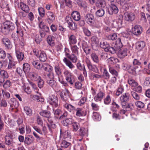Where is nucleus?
Returning a JSON list of instances; mask_svg holds the SVG:
<instances>
[{
  "label": "nucleus",
  "instance_id": "nucleus-18",
  "mask_svg": "<svg viewBox=\"0 0 150 150\" xmlns=\"http://www.w3.org/2000/svg\"><path fill=\"white\" fill-rule=\"evenodd\" d=\"M63 61L65 63L66 65L71 70L74 69L75 68V66L73 64V63L69 59L66 57H64L63 59Z\"/></svg>",
  "mask_w": 150,
  "mask_h": 150
},
{
  "label": "nucleus",
  "instance_id": "nucleus-47",
  "mask_svg": "<svg viewBox=\"0 0 150 150\" xmlns=\"http://www.w3.org/2000/svg\"><path fill=\"white\" fill-rule=\"evenodd\" d=\"M23 70L25 73L28 72L30 69V65L27 63H24L23 65Z\"/></svg>",
  "mask_w": 150,
  "mask_h": 150
},
{
  "label": "nucleus",
  "instance_id": "nucleus-56",
  "mask_svg": "<svg viewBox=\"0 0 150 150\" xmlns=\"http://www.w3.org/2000/svg\"><path fill=\"white\" fill-rule=\"evenodd\" d=\"M111 98L109 95H108L104 99V103L105 105H108L110 103Z\"/></svg>",
  "mask_w": 150,
  "mask_h": 150
},
{
  "label": "nucleus",
  "instance_id": "nucleus-55",
  "mask_svg": "<svg viewBox=\"0 0 150 150\" xmlns=\"http://www.w3.org/2000/svg\"><path fill=\"white\" fill-rule=\"evenodd\" d=\"M124 90L123 86L122 85H120L116 93V95L118 96L122 93Z\"/></svg>",
  "mask_w": 150,
  "mask_h": 150
},
{
  "label": "nucleus",
  "instance_id": "nucleus-41",
  "mask_svg": "<svg viewBox=\"0 0 150 150\" xmlns=\"http://www.w3.org/2000/svg\"><path fill=\"white\" fill-rule=\"evenodd\" d=\"M79 133L80 135L83 136L87 134L88 129L83 127H81L79 129Z\"/></svg>",
  "mask_w": 150,
  "mask_h": 150
},
{
  "label": "nucleus",
  "instance_id": "nucleus-17",
  "mask_svg": "<svg viewBox=\"0 0 150 150\" xmlns=\"http://www.w3.org/2000/svg\"><path fill=\"white\" fill-rule=\"evenodd\" d=\"M146 42L144 41H139L136 43V48L139 51L142 50L145 46Z\"/></svg>",
  "mask_w": 150,
  "mask_h": 150
},
{
  "label": "nucleus",
  "instance_id": "nucleus-9",
  "mask_svg": "<svg viewBox=\"0 0 150 150\" xmlns=\"http://www.w3.org/2000/svg\"><path fill=\"white\" fill-rule=\"evenodd\" d=\"M86 62L89 70L95 72L98 71V69L96 67L95 65L93 64L89 59H87L86 60Z\"/></svg>",
  "mask_w": 150,
  "mask_h": 150
},
{
  "label": "nucleus",
  "instance_id": "nucleus-44",
  "mask_svg": "<svg viewBox=\"0 0 150 150\" xmlns=\"http://www.w3.org/2000/svg\"><path fill=\"white\" fill-rule=\"evenodd\" d=\"M30 76L32 79L34 81H37L41 78L37 73L34 72L30 73Z\"/></svg>",
  "mask_w": 150,
  "mask_h": 150
},
{
  "label": "nucleus",
  "instance_id": "nucleus-6",
  "mask_svg": "<svg viewBox=\"0 0 150 150\" xmlns=\"http://www.w3.org/2000/svg\"><path fill=\"white\" fill-rule=\"evenodd\" d=\"M13 137L12 132L10 131H8L6 132V134L5 136V140L6 144L11 146L13 142Z\"/></svg>",
  "mask_w": 150,
  "mask_h": 150
},
{
  "label": "nucleus",
  "instance_id": "nucleus-19",
  "mask_svg": "<svg viewBox=\"0 0 150 150\" xmlns=\"http://www.w3.org/2000/svg\"><path fill=\"white\" fill-rule=\"evenodd\" d=\"M75 110L76 112V115L77 117H81L86 115V112L83 108H78L75 109Z\"/></svg>",
  "mask_w": 150,
  "mask_h": 150
},
{
  "label": "nucleus",
  "instance_id": "nucleus-27",
  "mask_svg": "<svg viewBox=\"0 0 150 150\" xmlns=\"http://www.w3.org/2000/svg\"><path fill=\"white\" fill-rule=\"evenodd\" d=\"M69 92L68 89H66V92L64 93H61L60 94L61 99L64 101L67 100L69 98Z\"/></svg>",
  "mask_w": 150,
  "mask_h": 150
},
{
  "label": "nucleus",
  "instance_id": "nucleus-21",
  "mask_svg": "<svg viewBox=\"0 0 150 150\" xmlns=\"http://www.w3.org/2000/svg\"><path fill=\"white\" fill-rule=\"evenodd\" d=\"M128 0H116L117 2L122 6V8L125 10L128 9L129 7L127 4Z\"/></svg>",
  "mask_w": 150,
  "mask_h": 150
},
{
  "label": "nucleus",
  "instance_id": "nucleus-49",
  "mask_svg": "<svg viewBox=\"0 0 150 150\" xmlns=\"http://www.w3.org/2000/svg\"><path fill=\"white\" fill-rule=\"evenodd\" d=\"M8 69H15L16 68V62L13 60L9 61L8 66Z\"/></svg>",
  "mask_w": 150,
  "mask_h": 150
},
{
  "label": "nucleus",
  "instance_id": "nucleus-37",
  "mask_svg": "<svg viewBox=\"0 0 150 150\" xmlns=\"http://www.w3.org/2000/svg\"><path fill=\"white\" fill-rule=\"evenodd\" d=\"M64 107L70 112H71L75 110V107L70 104L66 103L64 105Z\"/></svg>",
  "mask_w": 150,
  "mask_h": 150
},
{
  "label": "nucleus",
  "instance_id": "nucleus-59",
  "mask_svg": "<svg viewBox=\"0 0 150 150\" xmlns=\"http://www.w3.org/2000/svg\"><path fill=\"white\" fill-rule=\"evenodd\" d=\"M30 84L32 88H33L34 90L35 91V92L36 93L39 94V95H41V94L38 92L39 89L37 87L36 85L32 82H30Z\"/></svg>",
  "mask_w": 150,
  "mask_h": 150
},
{
  "label": "nucleus",
  "instance_id": "nucleus-22",
  "mask_svg": "<svg viewBox=\"0 0 150 150\" xmlns=\"http://www.w3.org/2000/svg\"><path fill=\"white\" fill-rule=\"evenodd\" d=\"M118 11V9L116 6L113 4H111L110 9L108 12L110 14H112L113 13L116 14Z\"/></svg>",
  "mask_w": 150,
  "mask_h": 150
},
{
  "label": "nucleus",
  "instance_id": "nucleus-58",
  "mask_svg": "<svg viewBox=\"0 0 150 150\" xmlns=\"http://www.w3.org/2000/svg\"><path fill=\"white\" fill-rule=\"evenodd\" d=\"M6 56V53L5 51L0 48V59H4Z\"/></svg>",
  "mask_w": 150,
  "mask_h": 150
},
{
  "label": "nucleus",
  "instance_id": "nucleus-10",
  "mask_svg": "<svg viewBox=\"0 0 150 150\" xmlns=\"http://www.w3.org/2000/svg\"><path fill=\"white\" fill-rule=\"evenodd\" d=\"M85 19L86 22L89 24L92 25L94 22V17L93 15L91 13H88L86 15Z\"/></svg>",
  "mask_w": 150,
  "mask_h": 150
},
{
  "label": "nucleus",
  "instance_id": "nucleus-40",
  "mask_svg": "<svg viewBox=\"0 0 150 150\" xmlns=\"http://www.w3.org/2000/svg\"><path fill=\"white\" fill-rule=\"evenodd\" d=\"M91 57L93 61L96 63H99V60L97 55L94 53H92L91 55Z\"/></svg>",
  "mask_w": 150,
  "mask_h": 150
},
{
  "label": "nucleus",
  "instance_id": "nucleus-53",
  "mask_svg": "<svg viewBox=\"0 0 150 150\" xmlns=\"http://www.w3.org/2000/svg\"><path fill=\"white\" fill-rule=\"evenodd\" d=\"M100 47L105 49V48L109 46V44L107 42L104 40L101 41L100 44Z\"/></svg>",
  "mask_w": 150,
  "mask_h": 150
},
{
  "label": "nucleus",
  "instance_id": "nucleus-13",
  "mask_svg": "<svg viewBox=\"0 0 150 150\" xmlns=\"http://www.w3.org/2000/svg\"><path fill=\"white\" fill-rule=\"evenodd\" d=\"M133 34L136 35H138L142 33V27L139 25H136L132 28Z\"/></svg>",
  "mask_w": 150,
  "mask_h": 150
},
{
  "label": "nucleus",
  "instance_id": "nucleus-30",
  "mask_svg": "<svg viewBox=\"0 0 150 150\" xmlns=\"http://www.w3.org/2000/svg\"><path fill=\"white\" fill-rule=\"evenodd\" d=\"M32 64L33 66L37 69H41L42 67L43 68L44 65L45 66V65L47 64H44L43 65L39 63L37 61H34L32 62Z\"/></svg>",
  "mask_w": 150,
  "mask_h": 150
},
{
  "label": "nucleus",
  "instance_id": "nucleus-4",
  "mask_svg": "<svg viewBox=\"0 0 150 150\" xmlns=\"http://www.w3.org/2000/svg\"><path fill=\"white\" fill-rule=\"evenodd\" d=\"M123 68L124 69L127 70L128 72L133 75H135L137 74L136 69L138 67L134 66V65H126L124 64Z\"/></svg>",
  "mask_w": 150,
  "mask_h": 150
},
{
  "label": "nucleus",
  "instance_id": "nucleus-52",
  "mask_svg": "<svg viewBox=\"0 0 150 150\" xmlns=\"http://www.w3.org/2000/svg\"><path fill=\"white\" fill-rule=\"evenodd\" d=\"M38 10L40 16L42 18L44 17L45 14L44 8L42 7H40L38 8Z\"/></svg>",
  "mask_w": 150,
  "mask_h": 150
},
{
  "label": "nucleus",
  "instance_id": "nucleus-25",
  "mask_svg": "<svg viewBox=\"0 0 150 150\" xmlns=\"http://www.w3.org/2000/svg\"><path fill=\"white\" fill-rule=\"evenodd\" d=\"M55 38L52 35H49L48 36L47 41L48 45L51 46H53L55 45Z\"/></svg>",
  "mask_w": 150,
  "mask_h": 150
},
{
  "label": "nucleus",
  "instance_id": "nucleus-62",
  "mask_svg": "<svg viewBox=\"0 0 150 150\" xmlns=\"http://www.w3.org/2000/svg\"><path fill=\"white\" fill-rule=\"evenodd\" d=\"M135 104L137 107L139 108H143L144 106V104L141 101H137Z\"/></svg>",
  "mask_w": 150,
  "mask_h": 150
},
{
  "label": "nucleus",
  "instance_id": "nucleus-34",
  "mask_svg": "<svg viewBox=\"0 0 150 150\" xmlns=\"http://www.w3.org/2000/svg\"><path fill=\"white\" fill-rule=\"evenodd\" d=\"M47 83L50 86L52 87L53 89L55 88L57 86V83L54 79L47 80Z\"/></svg>",
  "mask_w": 150,
  "mask_h": 150
},
{
  "label": "nucleus",
  "instance_id": "nucleus-31",
  "mask_svg": "<svg viewBox=\"0 0 150 150\" xmlns=\"http://www.w3.org/2000/svg\"><path fill=\"white\" fill-rule=\"evenodd\" d=\"M71 127L72 131L74 132H76L80 127L79 124L76 121L73 122L71 125Z\"/></svg>",
  "mask_w": 150,
  "mask_h": 150
},
{
  "label": "nucleus",
  "instance_id": "nucleus-39",
  "mask_svg": "<svg viewBox=\"0 0 150 150\" xmlns=\"http://www.w3.org/2000/svg\"><path fill=\"white\" fill-rule=\"evenodd\" d=\"M122 46L123 45L121 42V39L118 38L115 42V47L117 50L122 47Z\"/></svg>",
  "mask_w": 150,
  "mask_h": 150
},
{
  "label": "nucleus",
  "instance_id": "nucleus-32",
  "mask_svg": "<svg viewBox=\"0 0 150 150\" xmlns=\"http://www.w3.org/2000/svg\"><path fill=\"white\" fill-rule=\"evenodd\" d=\"M71 16L76 21H79L80 18V15L77 11L73 12L72 13Z\"/></svg>",
  "mask_w": 150,
  "mask_h": 150
},
{
  "label": "nucleus",
  "instance_id": "nucleus-14",
  "mask_svg": "<svg viewBox=\"0 0 150 150\" xmlns=\"http://www.w3.org/2000/svg\"><path fill=\"white\" fill-rule=\"evenodd\" d=\"M1 41L4 45L5 47L8 49H11L12 47V45L10 40L6 38H3Z\"/></svg>",
  "mask_w": 150,
  "mask_h": 150
},
{
  "label": "nucleus",
  "instance_id": "nucleus-24",
  "mask_svg": "<svg viewBox=\"0 0 150 150\" xmlns=\"http://www.w3.org/2000/svg\"><path fill=\"white\" fill-rule=\"evenodd\" d=\"M8 103L10 105V106L13 109L16 108L18 106V103L17 101L14 98H11L8 101Z\"/></svg>",
  "mask_w": 150,
  "mask_h": 150
},
{
  "label": "nucleus",
  "instance_id": "nucleus-1",
  "mask_svg": "<svg viewBox=\"0 0 150 150\" xmlns=\"http://www.w3.org/2000/svg\"><path fill=\"white\" fill-rule=\"evenodd\" d=\"M15 28L14 24L9 21H7L4 22L2 26L1 32L4 35L9 33Z\"/></svg>",
  "mask_w": 150,
  "mask_h": 150
},
{
  "label": "nucleus",
  "instance_id": "nucleus-57",
  "mask_svg": "<svg viewBox=\"0 0 150 150\" xmlns=\"http://www.w3.org/2000/svg\"><path fill=\"white\" fill-rule=\"evenodd\" d=\"M91 106L92 110H94L97 111L99 109V107L98 105L97 104L94 102L91 103Z\"/></svg>",
  "mask_w": 150,
  "mask_h": 150
},
{
  "label": "nucleus",
  "instance_id": "nucleus-64",
  "mask_svg": "<svg viewBox=\"0 0 150 150\" xmlns=\"http://www.w3.org/2000/svg\"><path fill=\"white\" fill-rule=\"evenodd\" d=\"M83 32L88 37L91 36V32L87 28H83Z\"/></svg>",
  "mask_w": 150,
  "mask_h": 150
},
{
  "label": "nucleus",
  "instance_id": "nucleus-8",
  "mask_svg": "<svg viewBox=\"0 0 150 150\" xmlns=\"http://www.w3.org/2000/svg\"><path fill=\"white\" fill-rule=\"evenodd\" d=\"M125 20L129 22H132L135 19V14L131 12H126L124 14Z\"/></svg>",
  "mask_w": 150,
  "mask_h": 150
},
{
  "label": "nucleus",
  "instance_id": "nucleus-33",
  "mask_svg": "<svg viewBox=\"0 0 150 150\" xmlns=\"http://www.w3.org/2000/svg\"><path fill=\"white\" fill-rule=\"evenodd\" d=\"M16 53L17 57L19 61H21L23 59L24 54L22 52L18 50H16Z\"/></svg>",
  "mask_w": 150,
  "mask_h": 150
},
{
  "label": "nucleus",
  "instance_id": "nucleus-26",
  "mask_svg": "<svg viewBox=\"0 0 150 150\" xmlns=\"http://www.w3.org/2000/svg\"><path fill=\"white\" fill-rule=\"evenodd\" d=\"M130 95L128 93H126L122 95L120 97V101L128 102L129 100Z\"/></svg>",
  "mask_w": 150,
  "mask_h": 150
},
{
  "label": "nucleus",
  "instance_id": "nucleus-15",
  "mask_svg": "<svg viewBox=\"0 0 150 150\" xmlns=\"http://www.w3.org/2000/svg\"><path fill=\"white\" fill-rule=\"evenodd\" d=\"M105 93L102 91H100L94 97V100L96 102H101L104 96H105Z\"/></svg>",
  "mask_w": 150,
  "mask_h": 150
},
{
  "label": "nucleus",
  "instance_id": "nucleus-50",
  "mask_svg": "<svg viewBox=\"0 0 150 150\" xmlns=\"http://www.w3.org/2000/svg\"><path fill=\"white\" fill-rule=\"evenodd\" d=\"M105 14V11L103 9H101L98 10L96 13V16L97 17L103 16Z\"/></svg>",
  "mask_w": 150,
  "mask_h": 150
},
{
  "label": "nucleus",
  "instance_id": "nucleus-61",
  "mask_svg": "<svg viewBox=\"0 0 150 150\" xmlns=\"http://www.w3.org/2000/svg\"><path fill=\"white\" fill-rule=\"evenodd\" d=\"M38 86L40 88H42L44 85V82L42 79L40 78L38 81Z\"/></svg>",
  "mask_w": 150,
  "mask_h": 150
},
{
  "label": "nucleus",
  "instance_id": "nucleus-12",
  "mask_svg": "<svg viewBox=\"0 0 150 150\" xmlns=\"http://www.w3.org/2000/svg\"><path fill=\"white\" fill-rule=\"evenodd\" d=\"M69 43L70 46L76 44L77 42L76 36L74 34L69 35H68Z\"/></svg>",
  "mask_w": 150,
  "mask_h": 150
},
{
  "label": "nucleus",
  "instance_id": "nucleus-29",
  "mask_svg": "<svg viewBox=\"0 0 150 150\" xmlns=\"http://www.w3.org/2000/svg\"><path fill=\"white\" fill-rule=\"evenodd\" d=\"M79 55H76L74 54H71L67 58L71 62L73 63H76L78 60L77 56Z\"/></svg>",
  "mask_w": 150,
  "mask_h": 150
},
{
  "label": "nucleus",
  "instance_id": "nucleus-35",
  "mask_svg": "<svg viewBox=\"0 0 150 150\" xmlns=\"http://www.w3.org/2000/svg\"><path fill=\"white\" fill-rule=\"evenodd\" d=\"M46 15L48 18V20H50L52 22H53L55 20V17L54 13L51 11L47 12Z\"/></svg>",
  "mask_w": 150,
  "mask_h": 150
},
{
  "label": "nucleus",
  "instance_id": "nucleus-63",
  "mask_svg": "<svg viewBox=\"0 0 150 150\" xmlns=\"http://www.w3.org/2000/svg\"><path fill=\"white\" fill-rule=\"evenodd\" d=\"M109 71L112 74L116 76H117L118 75V72L112 67H109Z\"/></svg>",
  "mask_w": 150,
  "mask_h": 150
},
{
  "label": "nucleus",
  "instance_id": "nucleus-20",
  "mask_svg": "<svg viewBox=\"0 0 150 150\" xmlns=\"http://www.w3.org/2000/svg\"><path fill=\"white\" fill-rule=\"evenodd\" d=\"M40 61L44 62L47 59V56L45 52L43 51H40L39 55L38 57Z\"/></svg>",
  "mask_w": 150,
  "mask_h": 150
},
{
  "label": "nucleus",
  "instance_id": "nucleus-3",
  "mask_svg": "<svg viewBox=\"0 0 150 150\" xmlns=\"http://www.w3.org/2000/svg\"><path fill=\"white\" fill-rule=\"evenodd\" d=\"M65 20L66 22L68 25V27L70 30H75L77 28L76 24L73 21L72 19L70 16H67Z\"/></svg>",
  "mask_w": 150,
  "mask_h": 150
},
{
  "label": "nucleus",
  "instance_id": "nucleus-36",
  "mask_svg": "<svg viewBox=\"0 0 150 150\" xmlns=\"http://www.w3.org/2000/svg\"><path fill=\"white\" fill-rule=\"evenodd\" d=\"M71 47V50L72 52V54H74L76 55H79V48L76 45H74L70 46Z\"/></svg>",
  "mask_w": 150,
  "mask_h": 150
},
{
  "label": "nucleus",
  "instance_id": "nucleus-54",
  "mask_svg": "<svg viewBox=\"0 0 150 150\" xmlns=\"http://www.w3.org/2000/svg\"><path fill=\"white\" fill-rule=\"evenodd\" d=\"M55 72L56 74L58 76V78H59V76L61 75L62 73L61 69L60 67L57 66H56L54 68Z\"/></svg>",
  "mask_w": 150,
  "mask_h": 150
},
{
  "label": "nucleus",
  "instance_id": "nucleus-11",
  "mask_svg": "<svg viewBox=\"0 0 150 150\" xmlns=\"http://www.w3.org/2000/svg\"><path fill=\"white\" fill-rule=\"evenodd\" d=\"M38 19L39 21L38 24L39 28L42 30H43L46 33H48L50 31L49 27L45 25L44 23L42 21L41 18H38Z\"/></svg>",
  "mask_w": 150,
  "mask_h": 150
},
{
  "label": "nucleus",
  "instance_id": "nucleus-51",
  "mask_svg": "<svg viewBox=\"0 0 150 150\" xmlns=\"http://www.w3.org/2000/svg\"><path fill=\"white\" fill-rule=\"evenodd\" d=\"M108 62L111 64H115L118 62V59L115 57H111L107 59Z\"/></svg>",
  "mask_w": 150,
  "mask_h": 150
},
{
  "label": "nucleus",
  "instance_id": "nucleus-23",
  "mask_svg": "<svg viewBox=\"0 0 150 150\" xmlns=\"http://www.w3.org/2000/svg\"><path fill=\"white\" fill-rule=\"evenodd\" d=\"M34 139V138L32 136L28 135L25 137L24 142L27 145H30L33 142Z\"/></svg>",
  "mask_w": 150,
  "mask_h": 150
},
{
  "label": "nucleus",
  "instance_id": "nucleus-28",
  "mask_svg": "<svg viewBox=\"0 0 150 150\" xmlns=\"http://www.w3.org/2000/svg\"><path fill=\"white\" fill-rule=\"evenodd\" d=\"M20 7L21 9L26 13L29 12L30 9L28 6L25 4L23 2L20 3Z\"/></svg>",
  "mask_w": 150,
  "mask_h": 150
},
{
  "label": "nucleus",
  "instance_id": "nucleus-2",
  "mask_svg": "<svg viewBox=\"0 0 150 150\" xmlns=\"http://www.w3.org/2000/svg\"><path fill=\"white\" fill-rule=\"evenodd\" d=\"M43 69L46 72L45 76L47 80L54 79V75L53 72L52 67L48 64H47L46 65H45V66L44 65Z\"/></svg>",
  "mask_w": 150,
  "mask_h": 150
},
{
  "label": "nucleus",
  "instance_id": "nucleus-46",
  "mask_svg": "<svg viewBox=\"0 0 150 150\" xmlns=\"http://www.w3.org/2000/svg\"><path fill=\"white\" fill-rule=\"evenodd\" d=\"M96 5L100 7L104 8L105 5V1L104 0H98Z\"/></svg>",
  "mask_w": 150,
  "mask_h": 150
},
{
  "label": "nucleus",
  "instance_id": "nucleus-43",
  "mask_svg": "<svg viewBox=\"0 0 150 150\" xmlns=\"http://www.w3.org/2000/svg\"><path fill=\"white\" fill-rule=\"evenodd\" d=\"M128 81V83L132 87H135L138 85L137 83L134 80L131 78L129 79Z\"/></svg>",
  "mask_w": 150,
  "mask_h": 150
},
{
  "label": "nucleus",
  "instance_id": "nucleus-42",
  "mask_svg": "<svg viewBox=\"0 0 150 150\" xmlns=\"http://www.w3.org/2000/svg\"><path fill=\"white\" fill-rule=\"evenodd\" d=\"M73 122L74 121L72 119L69 118H67L65 120H63V123L65 126H67L69 125H72Z\"/></svg>",
  "mask_w": 150,
  "mask_h": 150
},
{
  "label": "nucleus",
  "instance_id": "nucleus-5",
  "mask_svg": "<svg viewBox=\"0 0 150 150\" xmlns=\"http://www.w3.org/2000/svg\"><path fill=\"white\" fill-rule=\"evenodd\" d=\"M48 102L50 104L55 107L58 106V99L57 96L54 95H51L49 96Z\"/></svg>",
  "mask_w": 150,
  "mask_h": 150
},
{
  "label": "nucleus",
  "instance_id": "nucleus-16",
  "mask_svg": "<svg viewBox=\"0 0 150 150\" xmlns=\"http://www.w3.org/2000/svg\"><path fill=\"white\" fill-rule=\"evenodd\" d=\"M128 55V49L126 48H122L119 51L118 56L120 58H123Z\"/></svg>",
  "mask_w": 150,
  "mask_h": 150
},
{
  "label": "nucleus",
  "instance_id": "nucleus-45",
  "mask_svg": "<svg viewBox=\"0 0 150 150\" xmlns=\"http://www.w3.org/2000/svg\"><path fill=\"white\" fill-rule=\"evenodd\" d=\"M24 110L26 114L29 116H31L32 114V110L31 109L28 107H25L24 108Z\"/></svg>",
  "mask_w": 150,
  "mask_h": 150
},
{
  "label": "nucleus",
  "instance_id": "nucleus-48",
  "mask_svg": "<svg viewBox=\"0 0 150 150\" xmlns=\"http://www.w3.org/2000/svg\"><path fill=\"white\" fill-rule=\"evenodd\" d=\"M71 143L65 140H62L61 143V147L63 148H67L70 145Z\"/></svg>",
  "mask_w": 150,
  "mask_h": 150
},
{
  "label": "nucleus",
  "instance_id": "nucleus-38",
  "mask_svg": "<svg viewBox=\"0 0 150 150\" xmlns=\"http://www.w3.org/2000/svg\"><path fill=\"white\" fill-rule=\"evenodd\" d=\"M39 114L42 116L46 118L50 117L51 115L50 112L46 110H43L41 112H40Z\"/></svg>",
  "mask_w": 150,
  "mask_h": 150
},
{
  "label": "nucleus",
  "instance_id": "nucleus-7",
  "mask_svg": "<svg viewBox=\"0 0 150 150\" xmlns=\"http://www.w3.org/2000/svg\"><path fill=\"white\" fill-rule=\"evenodd\" d=\"M66 81L70 84L72 85L74 83V81L72 80V76L71 74L68 70H65L63 72Z\"/></svg>",
  "mask_w": 150,
  "mask_h": 150
},
{
  "label": "nucleus",
  "instance_id": "nucleus-60",
  "mask_svg": "<svg viewBox=\"0 0 150 150\" xmlns=\"http://www.w3.org/2000/svg\"><path fill=\"white\" fill-rule=\"evenodd\" d=\"M86 100V98L84 97L82 98L78 103V105L80 106H82L85 103Z\"/></svg>",
  "mask_w": 150,
  "mask_h": 150
}]
</instances>
